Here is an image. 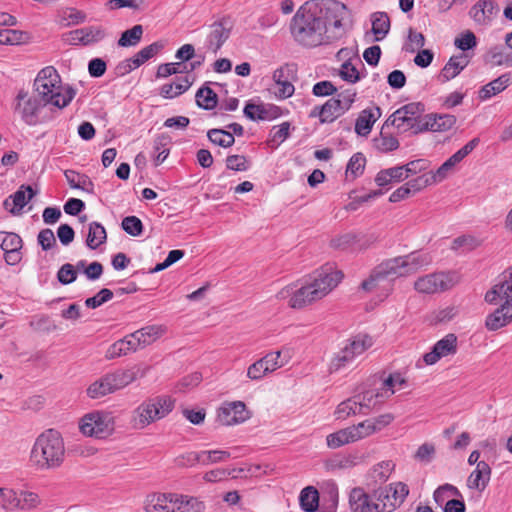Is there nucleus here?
<instances>
[{"label": "nucleus", "mask_w": 512, "mask_h": 512, "mask_svg": "<svg viewBox=\"0 0 512 512\" xmlns=\"http://www.w3.org/2000/svg\"><path fill=\"white\" fill-rule=\"evenodd\" d=\"M469 64V59L465 54L453 55L442 68L438 79L445 83L458 76Z\"/></svg>", "instance_id": "nucleus-26"}, {"label": "nucleus", "mask_w": 512, "mask_h": 512, "mask_svg": "<svg viewBox=\"0 0 512 512\" xmlns=\"http://www.w3.org/2000/svg\"><path fill=\"white\" fill-rule=\"evenodd\" d=\"M373 344L371 337L358 335L349 340L337 353L334 354L329 364V372L336 373L350 366L355 358L363 354Z\"/></svg>", "instance_id": "nucleus-9"}, {"label": "nucleus", "mask_w": 512, "mask_h": 512, "mask_svg": "<svg viewBox=\"0 0 512 512\" xmlns=\"http://www.w3.org/2000/svg\"><path fill=\"white\" fill-rule=\"evenodd\" d=\"M207 137L214 145L222 148H229L235 143L233 134L224 129H210L207 132Z\"/></svg>", "instance_id": "nucleus-47"}, {"label": "nucleus", "mask_w": 512, "mask_h": 512, "mask_svg": "<svg viewBox=\"0 0 512 512\" xmlns=\"http://www.w3.org/2000/svg\"><path fill=\"white\" fill-rule=\"evenodd\" d=\"M348 504L351 512H379L372 493L368 494L362 487H354L350 490Z\"/></svg>", "instance_id": "nucleus-18"}, {"label": "nucleus", "mask_w": 512, "mask_h": 512, "mask_svg": "<svg viewBox=\"0 0 512 512\" xmlns=\"http://www.w3.org/2000/svg\"><path fill=\"white\" fill-rule=\"evenodd\" d=\"M191 85L192 82L187 76L181 77L178 78L177 82L175 83L162 85L160 88V95L166 99H173L186 92Z\"/></svg>", "instance_id": "nucleus-39"}, {"label": "nucleus", "mask_w": 512, "mask_h": 512, "mask_svg": "<svg viewBox=\"0 0 512 512\" xmlns=\"http://www.w3.org/2000/svg\"><path fill=\"white\" fill-rule=\"evenodd\" d=\"M79 428L85 436L105 438L114 430V420L108 413L95 411L81 418Z\"/></svg>", "instance_id": "nucleus-12"}, {"label": "nucleus", "mask_w": 512, "mask_h": 512, "mask_svg": "<svg viewBox=\"0 0 512 512\" xmlns=\"http://www.w3.org/2000/svg\"><path fill=\"white\" fill-rule=\"evenodd\" d=\"M457 350L458 338L455 334L449 333L438 340L430 352L424 354L423 360L427 365H433L443 357L455 355Z\"/></svg>", "instance_id": "nucleus-15"}, {"label": "nucleus", "mask_w": 512, "mask_h": 512, "mask_svg": "<svg viewBox=\"0 0 512 512\" xmlns=\"http://www.w3.org/2000/svg\"><path fill=\"white\" fill-rule=\"evenodd\" d=\"M409 494V489L403 482L391 483L372 490L374 503L379 512H393Z\"/></svg>", "instance_id": "nucleus-10"}, {"label": "nucleus", "mask_w": 512, "mask_h": 512, "mask_svg": "<svg viewBox=\"0 0 512 512\" xmlns=\"http://www.w3.org/2000/svg\"><path fill=\"white\" fill-rule=\"evenodd\" d=\"M197 105L205 110H211L217 106L218 96L208 86L201 87L195 95Z\"/></svg>", "instance_id": "nucleus-46"}, {"label": "nucleus", "mask_w": 512, "mask_h": 512, "mask_svg": "<svg viewBox=\"0 0 512 512\" xmlns=\"http://www.w3.org/2000/svg\"><path fill=\"white\" fill-rule=\"evenodd\" d=\"M353 437L355 442L362 440L364 438H367L371 436L372 434H375V426L371 425V422L369 419H366L357 425L350 426Z\"/></svg>", "instance_id": "nucleus-59"}, {"label": "nucleus", "mask_w": 512, "mask_h": 512, "mask_svg": "<svg viewBox=\"0 0 512 512\" xmlns=\"http://www.w3.org/2000/svg\"><path fill=\"white\" fill-rule=\"evenodd\" d=\"M401 256L387 259L378 264L370 276L361 283V289L372 292L380 289L379 296L388 297L393 290V281L409 276Z\"/></svg>", "instance_id": "nucleus-5"}, {"label": "nucleus", "mask_w": 512, "mask_h": 512, "mask_svg": "<svg viewBox=\"0 0 512 512\" xmlns=\"http://www.w3.org/2000/svg\"><path fill=\"white\" fill-rule=\"evenodd\" d=\"M225 163L227 169L236 172H244L250 168V162L247 157L240 154L229 155Z\"/></svg>", "instance_id": "nucleus-56"}, {"label": "nucleus", "mask_w": 512, "mask_h": 512, "mask_svg": "<svg viewBox=\"0 0 512 512\" xmlns=\"http://www.w3.org/2000/svg\"><path fill=\"white\" fill-rule=\"evenodd\" d=\"M290 32L294 40L304 48L326 45L327 27L320 5L304 3L291 20Z\"/></svg>", "instance_id": "nucleus-2"}, {"label": "nucleus", "mask_w": 512, "mask_h": 512, "mask_svg": "<svg viewBox=\"0 0 512 512\" xmlns=\"http://www.w3.org/2000/svg\"><path fill=\"white\" fill-rule=\"evenodd\" d=\"M374 146L378 151L387 153L396 150L399 147V141L396 137L385 134L382 130L380 136L374 139Z\"/></svg>", "instance_id": "nucleus-51"}, {"label": "nucleus", "mask_w": 512, "mask_h": 512, "mask_svg": "<svg viewBox=\"0 0 512 512\" xmlns=\"http://www.w3.org/2000/svg\"><path fill=\"white\" fill-rule=\"evenodd\" d=\"M390 30V19L385 12H376L372 15V33L375 41H382Z\"/></svg>", "instance_id": "nucleus-41"}, {"label": "nucleus", "mask_w": 512, "mask_h": 512, "mask_svg": "<svg viewBox=\"0 0 512 512\" xmlns=\"http://www.w3.org/2000/svg\"><path fill=\"white\" fill-rule=\"evenodd\" d=\"M232 28L229 18H221L209 26V34L206 37L205 46L207 50L216 54L230 36Z\"/></svg>", "instance_id": "nucleus-14"}, {"label": "nucleus", "mask_w": 512, "mask_h": 512, "mask_svg": "<svg viewBox=\"0 0 512 512\" xmlns=\"http://www.w3.org/2000/svg\"><path fill=\"white\" fill-rule=\"evenodd\" d=\"M320 8L327 27L326 45H329L346 34L344 21L348 17V9L338 0H326L320 5Z\"/></svg>", "instance_id": "nucleus-7"}, {"label": "nucleus", "mask_w": 512, "mask_h": 512, "mask_svg": "<svg viewBox=\"0 0 512 512\" xmlns=\"http://www.w3.org/2000/svg\"><path fill=\"white\" fill-rule=\"evenodd\" d=\"M339 270L322 269L298 289L287 286L280 290L277 297L281 300L289 297L288 305L293 309H302L328 295L342 280Z\"/></svg>", "instance_id": "nucleus-1"}, {"label": "nucleus", "mask_w": 512, "mask_h": 512, "mask_svg": "<svg viewBox=\"0 0 512 512\" xmlns=\"http://www.w3.org/2000/svg\"><path fill=\"white\" fill-rule=\"evenodd\" d=\"M37 194L30 185H21L19 189L7 199L3 206L13 215H19L26 204Z\"/></svg>", "instance_id": "nucleus-19"}, {"label": "nucleus", "mask_w": 512, "mask_h": 512, "mask_svg": "<svg viewBox=\"0 0 512 512\" xmlns=\"http://www.w3.org/2000/svg\"><path fill=\"white\" fill-rule=\"evenodd\" d=\"M143 27L135 25L131 29L124 31L118 40V45L121 47H129L137 45L142 37Z\"/></svg>", "instance_id": "nucleus-50"}, {"label": "nucleus", "mask_w": 512, "mask_h": 512, "mask_svg": "<svg viewBox=\"0 0 512 512\" xmlns=\"http://www.w3.org/2000/svg\"><path fill=\"white\" fill-rule=\"evenodd\" d=\"M366 164L365 156L358 152L355 153L349 160L346 167V176L351 175L353 178H356L363 174Z\"/></svg>", "instance_id": "nucleus-52"}, {"label": "nucleus", "mask_w": 512, "mask_h": 512, "mask_svg": "<svg viewBox=\"0 0 512 512\" xmlns=\"http://www.w3.org/2000/svg\"><path fill=\"white\" fill-rule=\"evenodd\" d=\"M244 115L250 120H272L280 115L279 107L272 104L248 103L244 107Z\"/></svg>", "instance_id": "nucleus-25"}, {"label": "nucleus", "mask_w": 512, "mask_h": 512, "mask_svg": "<svg viewBox=\"0 0 512 512\" xmlns=\"http://www.w3.org/2000/svg\"><path fill=\"white\" fill-rule=\"evenodd\" d=\"M175 401L170 396L158 395L144 400L134 411L132 424L144 429L150 424L165 418L174 408Z\"/></svg>", "instance_id": "nucleus-6"}, {"label": "nucleus", "mask_w": 512, "mask_h": 512, "mask_svg": "<svg viewBox=\"0 0 512 512\" xmlns=\"http://www.w3.org/2000/svg\"><path fill=\"white\" fill-rule=\"evenodd\" d=\"M165 332L166 328L162 325H149L135 331L130 337L136 341L138 347H144L153 343Z\"/></svg>", "instance_id": "nucleus-31"}, {"label": "nucleus", "mask_w": 512, "mask_h": 512, "mask_svg": "<svg viewBox=\"0 0 512 512\" xmlns=\"http://www.w3.org/2000/svg\"><path fill=\"white\" fill-rule=\"evenodd\" d=\"M247 419L246 406L241 401L224 404L219 408L217 421L224 426L236 425Z\"/></svg>", "instance_id": "nucleus-17"}, {"label": "nucleus", "mask_w": 512, "mask_h": 512, "mask_svg": "<svg viewBox=\"0 0 512 512\" xmlns=\"http://www.w3.org/2000/svg\"><path fill=\"white\" fill-rule=\"evenodd\" d=\"M299 500L305 512H315L319 505V493L314 487L307 486L301 491Z\"/></svg>", "instance_id": "nucleus-45"}, {"label": "nucleus", "mask_w": 512, "mask_h": 512, "mask_svg": "<svg viewBox=\"0 0 512 512\" xmlns=\"http://www.w3.org/2000/svg\"><path fill=\"white\" fill-rule=\"evenodd\" d=\"M456 124V117L451 114L430 113L423 117V132H445Z\"/></svg>", "instance_id": "nucleus-22"}, {"label": "nucleus", "mask_w": 512, "mask_h": 512, "mask_svg": "<svg viewBox=\"0 0 512 512\" xmlns=\"http://www.w3.org/2000/svg\"><path fill=\"white\" fill-rule=\"evenodd\" d=\"M139 369L132 367L128 369H116L106 373L113 393L124 389L138 378Z\"/></svg>", "instance_id": "nucleus-23"}, {"label": "nucleus", "mask_w": 512, "mask_h": 512, "mask_svg": "<svg viewBox=\"0 0 512 512\" xmlns=\"http://www.w3.org/2000/svg\"><path fill=\"white\" fill-rule=\"evenodd\" d=\"M113 298V292L108 288L101 289L95 296L87 298L85 305L88 308L95 309Z\"/></svg>", "instance_id": "nucleus-61"}, {"label": "nucleus", "mask_w": 512, "mask_h": 512, "mask_svg": "<svg viewBox=\"0 0 512 512\" xmlns=\"http://www.w3.org/2000/svg\"><path fill=\"white\" fill-rule=\"evenodd\" d=\"M19 505H17V509L28 511L37 506L39 503V497L36 493L33 492H21L18 495Z\"/></svg>", "instance_id": "nucleus-64"}, {"label": "nucleus", "mask_w": 512, "mask_h": 512, "mask_svg": "<svg viewBox=\"0 0 512 512\" xmlns=\"http://www.w3.org/2000/svg\"><path fill=\"white\" fill-rule=\"evenodd\" d=\"M0 505L5 510L17 509V505H19L18 494L12 489L0 488Z\"/></svg>", "instance_id": "nucleus-60"}, {"label": "nucleus", "mask_w": 512, "mask_h": 512, "mask_svg": "<svg viewBox=\"0 0 512 512\" xmlns=\"http://www.w3.org/2000/svg\"><path fill=\"white\" fill-rule=\"evenodd\" d=\"M65 446L61 434L48 429L35 440L31 449L30 461L40 470L58 468L64 461Z\"/></svg>", "instance_id": "nucleus-4"}, {"label": "nucleus", "mask_w": 512, "mask_h": 512, "mask_svg": "<svg viewBox=\"0 0 512 512\" xmlns=\"http://www.w3.org/2000/svg\"><path fill=\"white\" fill-rule=\"evenodd\" d=\"M498 13V6L493 0H479L470 9V17L478 24L486 25Z\"/></svg>", "instance_id": "nucleus-21"}, {"label": "nucleus", "mask_w": 512, "mask_h": 512, "mask_svg": "<svg viewBox=\"0 0 512 512\" xmlns=\"http://www.w3.org/2000/svg\"><path fill=\"white\" fill-rule=\"evenodd\" d=\"M425 45V37L422 33L415 31L413 28L408 30V41L404 44L403 49L408 53H414Z\"/></svg>", "instance_id": "nucleus-54"}, {"label": "nucleus", "mask_w": 512, "mask_h": 512, "mask_svg": "<svg viewBox=\"0 0 512 512\" xmlns=\"http://www.w3.org/2000/svg\"><path fill=\"white\" fill-rule=\"evenodd\" d=\"M202 456V464L209 465L213 463H218L225 461L230 457V452L226 450H211V451H201Z\"/></svg>", "instance_id": "nucleus-62"}, {"label": "nucleus", "mask_w": 512, "mask_h": 512, "mask_svg": "<svg viewBox=\"0 0 512 512\" xmlns=\"http://www.w3.org/2000/svg\"><path fill=\"white\" fill-rule=\"evenodd\" d=\"M479 142V138H473L451 157H449L447 162L450 163L453 168L456 164L460 163L466 156H468L477 147Z\"/></svg>", "instance_id": "nucleus-55"}, {"label": "nucleus", "mask_w": 512, "mask_h": 512, "mask_svg": "<svg viewBox=\"0 0 512 512\" xmlns=\"http://www.w3.org/2000/svg\"><path fill=\"white\" fill-rule=\"evenodd\" d=\"M34 90L44 105H52L59 109L70 104L76 95L71 86H63L58 71L53 66L41 69L35 80Z\"/></svg>", "instance_id": "nucleus-3"}, {"label": "nucleus", "mask_w": 512, "mask_h": 512, "mask_svg": "<svg viewBox=\"0 0 512 512\" xmlns=\"http://www.w3.org/2000/svg\"><path fill=\"white\" fill-rule=\"evenodd\" d=\"M491 468L485 461L477 463L476 468L467 479V486L480 492L484 491L491 478Z\"/></svg>", "instance_id": "nucleus-27"}, {"label": "nucleus", "mask_w": 512, "mask_h": 512, "mask_svg": "<svg viewBox=\"0 0 512 512\" xmlns=\"http://www.w3.org/2000/svg\"><path fill=\"white\" fill-rule=\"evenodd\" d=\"M359 457L354 454H335L324 461V468L330 473L348 470L355 467Z\"/></svg>", "instance_id": "nucleus-29"}, {"label": "nucleus", "mask_w": 512, "mask_h": 512, "mask_svg": "<svg viewBox=\"0 0 512 512\" xmlns=\"http://www.w3.org/2000/svg\"><path fill=\"white\" fill-rule=\"evenodd\" d=\"M22 238L14 232L0 231V248L6 251L21 250Z\"/></svg>", "instance_id": "nucleus-48"}, {"label": "nucleus", "mask_w": 512, "mask_h": 512, "mask_svg": "<svg viewBox=\"0 0 512 512\" xmlns=\"http://www.w3.org/2000/svg\"><path fill=\"white\" fill-rule=\"evenodd\" d=\"M122 229L129 235L136 237L143 232L142 221L136 216H127L122 220Z\"/></svg>", "instance_id": "nucleus-58"}, {"label": "nucleus", "mask_w": 512, "mask_h": 512, "mask_svg": "<svg viewBox=\"0 0 512 512\" xmlns=\"http://www.w3.org/2000/svg\"><path fill=\"white\" fill-rule=\"evenodd\" d=\"M170 142V138L169 136L167 135H159L155 140H154V151L156 153V156L154 158V161H155V165L158 166L160 165L161 163L164 162V160L167 158V156L169 155V148L167 147V145L169 144Z\"/></svg>", "instance_id": "nucleus-53"}, {"label": "nucleus", "mask_w": 512, "mask_h": 512, "mask_svg": "<svg viewBox=\"0 0 512 512\" xmlns=\"http://www.w3.org/2000/svg\"><path fill=\"white\" fill-rule=\"evenodd\" d=\"M86 393L91 399H100L109 394H113L107 375L104 374L92 382L86 389Z\"/></svg>", "instance_id": "nucleus-42"}, {"label": "nucleus", "mask_w": 512, "mask_h": 512, "mask_svg": "<svg viewBox=\"0 0 512 512\" xmlns=\"http://www.w3.org/2000/svg\"><path fill=\"white\" fill-rule=\"evenodd\" d=\"M510 75L508 73L502 74L493 81L487 83L479 90V99L485 101L491 97L501 93L510 85Z\"/></svg>", "instance_id": "nucleus-32"}, {"label": "nucleus", "mask_w": 512, "mask_h": 512, "mask_svg": "<svg viewBox=\"0 0 512 512\" xmlns=\"http://www.w3.org/2000/svg\"><path fill=\"white\" fill-rule=\"evenodd\" d=\"M512 322V305L501 304L485 320V327L489 331H496Z\"/></svg>", "instance_id": "nucleus-28"}, {"label": "nucleus", "mask_w": 512, "mask_h": 512, "mask_svg": "<svg viewBox=\"0 0 512 512\" xmlns=\"http://www.w3.org/2000/svg\"><path fill=\"white\" fill-rule=\"evenodd\" d=\"M394 469V464L391 461H382L373 466L368 475V485H378L385 483L392 471Z\"/></svg>", "instance_id": "nucleus-35"}, {"label": "nucleus", "mask_w": 512, "mask_h": 512, "mask_svg": "<svg viewBox=\"0 0 512 512\" xmlns=\"http://www.w3.org/2000/svg\"><path fill=\"white\" fill-rule=\"evenodd\" d=\"M174 511L175 512H205L206 505L200 498L186 495L174 494Z\"/></svg>", "instance_id": "nucleus-30"}, {"label": "nucleus", "mask_w": 512, "mask_h": 512, "mask_svg": "<svg viewBox=\"0 0 512 512\" xmlns=\"http://www.w3.org/2000/svg\"><path fill=\"white\" fill-rule=\"evenodd\" d=\"M138 345L130 336L113 343L106 351L105 357L107 359H114L126 355L130 351H136Z\"/></svg>", "instance_id": "nucleus-37"}, {"label": "nucleus", "mask_w": 512, "mask_h": 512, "mask_svg": "<svg viewBox=\"0 0 512 512\" xmlns=\"http://www.w3.org/2000/svg\"><path fill=\"white\" fill-rule=\"evenodd\" d=\"M425 106L421 102H411L397 109L386 121V125L391 124L399 132L411 131L413 134L423 132V118Z\"/></svg>", "instance_id": "nucleus-8"}, {"label": "nucleus", "mask_w": 512, "mask_h": 512, "mask_svg": "<svg viewBox=\"0 0 512 512\" xmlns=\"http://www.w3.org/2000/svg\"><path fill=\"white\" fill-rule=\"evenodd\" d=\"M64 175L71 188L81 189L91 194L94 193V184L87 175L80 174L74 170H66Z\"/></svg>", "instance_id": "nucleus-38"}, {"label": "nucleus", "mask_w": 512, "mask_h": 512, "mask_svg": "<svg viewBox=\"0 0 512 512\" xmlns=\"http://www.w3.org/2000/svg\"><path fill=\"white\" fill-rule=\"evenodd\" d=\"M175 493H153L147 496L145 509L147 512H175Z\"/></svg>", "instance_id": "nucleus-24"}, {"label": "nucleus", "mask_w": 512, "mask_h": 512, "mask_svg": "<svg viewBox=\"0 0 512 512\" xmlns=\"http://www.w3.org/2000/svg\"><path fill=\"white\" fill-rule=\"evenodd\" d=\"M107 233L104 226L98 222H91L89 224L88 235L86 238V245L95 250L103 243L106 242Z\"/></svg>", "instance_id": "nucleus-40"}, {"label": "nucleus", "mask_w": 512, "mask_h": 512, "mask_svg": "<svg viewBox=\"0 0 512 512\" xmlns=\"http://www.w3.org/2000/svg\"><path fill=\"white\" fill-rule=\"evenodd\" d=\"M354 442L355 440L350 426L331 433L326 437L327 446L331 449H337Z\"/></svg>", "instance_id": "nucleus-44"}, {"label": "nucleus", "mask_w": 512, "mask_h": 512, "mask_svg": "<svg viewBox=\"0 0 512 512\" xmlns=\"http://www.w3.org/2000/svg\"><path fill=\"white\" fill-rule=\"evenodd\" d=\"M406 384V380L400 373L390 374L382 383V390H385L386 396H391L395 393V388L400 389Z\"/></svg>", "instance_id": "nucleus-57"}, {"label": "nucleus", "mask_w": 512, "mask_h": 512, "mask_svg": "<svg viewBox=\"0 0 512 512\" xmlns=\"http://www.w3.org/2000/svg\"><path fill=\"white\" fill-rule=\"evenodd\" d=\"M406 267L408 275L416 273L418 270L429 266L432 263V257L429 253H410L401 256Z\"/></svg>", "instance_id": "nucleus-36"}, {"label": "nucleus", "mask_w": 512, "mask_h": 512, "mask_svg": "<svg viewBox=\"0 0 512 512\" xmlns=\"http://www.w3.org/2000/svg\"><path fill=\"white\" fill-rule=\"evenodd\" d=\"M296 78L295 64H285L273 73V80L277 86L275 94L281 99L289 98L294 93V85L292 81Z\"/></svg>", "instance_id": "nucleus-16"}, {"label": "nucleus", "mask_w": 512, "mask_h": 512, "mask_svg": "<svg viewBox=\"0 0 512 512\" xmlns=\"http://www.w3.org/2000/svg\"><path fill=\"white\" fill-rule=\"evenodd\" d=\"M339 101L336 98H331L320 108L319 117L322 123H330L337 117L344 113Z\"/></svg>", "instance_id": "nucleus-43"}, {"label": "nucleus", "mask_w": 512, "mask_h": 512, "mask_svg": "<svg viewBox=\"0 0 512 512\" xmlns=\"http://www.w3.org/2000/svg\"><path fill=\"white\" fill-rule=\"evenodd\" d=\"M163 48V43L153 42L152 44L142 48L134 55L135 61L133 64H138L140 67L142 64L155 57Z\"/></svg>", "instance_id": "nucleus-49"}, {"label": "nucleus", "mask_w": 512, "mask_h": 512, "mask_svg": "<svg viewBox=\"0 0 512 512\" xmlns=\"http://www.w3.org/2000/svg\"><path fill=\"white\" fill-rule=\"evenodd\" d=\"M70 37L73 44L87 46L102 41L106 37V32L101 26H88L71 31Z\"/></svg>", "instance_id": "nucleus-20"}, {"label": "nucleus", "mask_w": 512, "mask_h": 512, "mask_svg": "<svg viewBox=\"0 0 512 512\" xmlns=\"http://www.w3.org/2000/svg\"><path fill=\"white\" fill-rule=\"evenodd\" d=\"M457 282L454 272H434L417 278L413 287L420 294H435L452 288Z\"/></svg>", "instance_id": "nucleus-11"}, {"label": "nucleus", "mask_w": 512, "mask_h": 512, "mask_svg": "<svg viewBox=\"0 0 512 512\" xmlns=\"http://www.w3.org/2000/svg\"><path fill=\"white\" fill-rule=\"evenodd\" d=\"M44 106L38 96L34 97L24 89L18 91L13 102L14 112L19 114L21 119L28 125H34L36 123L38 113Z\"/></svg>", "instance_id": "nucleus-13"}, {"label": "nucleus", "mask_w": 512, "mask_h": 512, "mask_svg": "<svg viewBox=\"0 0 512 512\" xmlns=\"http://www.w3.org/2000/svg\"><path fill=\"white\" fill-rule=\"evenodd\" d=\"M57 279L63 285L73 283L77 279V272L74 265L66 263L57 272Z\"/></svg>", "instance_id": "nucleus-63"}, {"label": "nucleus", "mask_w": 512, "mask_h": 512, "mask_svg": "<svg viewBox=\"0 0 512 512\" xmlns=\"http://www.w3.org/2000/svg\"><path fill=\"white\" fill-rule=\"evenodd\" d=\"M380 114V109L378 107L374 110H363L356 119L355 132L360 136H367L371 132V129Z\"/></svg>", "instance_id": "nucleus-33"}, {"label": "nucleus", "mask_w": 512, "mask_h": 512, "mask_svg": "<svg viewBox=\"0 0 512 512\" xmlns=\"http://www.w3.org/2000/svg\"><path fill=\"white\" fill-rule=\"evenodd\" d=\"M366 404L360 402V397L353 396L345 401H342L335 410L337 419H346L352 415L366 414L364 406Z\"/></svg>", "instance_id": "nucleus-34"}]
</instances>
